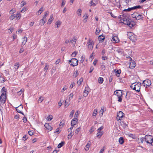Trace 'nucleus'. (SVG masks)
Wrapping results in <instances>:
<instances>
[{
	"instance_id": "603ef678",
	"label": "nucleus",
	"mask_w": 153,
	"mask_h": 153,
	"mask_svg": "<svg viewBox=\"0 0 153 153\" xmlns=\"http://www.w3.org/2000/svg\"><path fill=\"white\" fill-rule=\"evenodd\" d=\"M80 131V127H79L76 129L75 130V133L76 134H78L79 132Z\"/></svg>"
},
{
	"instance_id": "79ce46f5",
	"label": "nucleus",
	"mask_w": 153,
	"mask_h": 153,
	"mask_svg": "<svg viewBox=\"0 0 153 153\" xmlns=\"http://www.w3.org/2000/svg\"><path fill=\"white\" fill-rule=\"evenodd\" d=\"M61 24V22L59 21H57L56 23V25L57 27H59Z\"/></svg>"
},
{
	"instance_id": "5fc2aeb1",
	"label": "nucleus",
	"mask_w": 153,
	"mask_h": 153,
	"mask_svg": "<svg viewBox=\"0 0 153 153\" xmlns=\"http://www.w3.org/2000/svg\"><path fill=\"white\" fill-rule=\"evenodd\" d=\"M93 54L94 53H93L90 55V58H89V60H91V61H92L93 59L94 58V57L93 56Z\"/></svg>"
},
{
	"instance_id": "dca6fc26",
	"label": "nucleus",
	"mask_w": 153,
	"mask_h": 153,
	"mask_svg": "<svg viewBox=\"0 0 153 153\" xmlns=\"http://www.w3.org/2000/svg\"><path fill=\"white\" fill-rule=\"evenodd\" d=\"M44 126L46 128V129L49 131H51L52 129V127L49 125V123H46L44 125Z\"/></svg>"
},
{
	"instance_id": "680f3d73",
	"label": "nucleus",
	"mask_w": 153,
	"mask_h": 153,
	"mask_svg": "<svg viewBox=\"0 0 153 153\" xmlns=\"http://www.w3.org/2000/svg\"><path fill=\"white\" fill-rule=\"evenodd\" d=\"M102 59L103 60H105L107 59L108 57L106 56H102Z\"/></svg>"
},
{
	"instance_id": "e433bc0d",
	"label": "nucleus",
	"mask_w": 153,
	"mask_h": 153,
	"mask_svg": "<svg viewBox=\"0 0 153 153\" xmlns=\"http://www.w3.org/2000/svg\"><path fill=\"white\" fill-rule=\"evenodd\" d=\"M83 81V79L82 78H81L77 82V83L79 85H80Z\"/></svg>"
},
{
	"instance_id": "37998d69",
	"label": "nucleus",
	"mask_w": 153,
	"mask_h": 153,
	"mask_svg": "<svg viewBox=\"0 0 153 153\" xmlns=\"http://www.w3.org/2000/svg\"><path fill=\"white\" fill-rule=\"evenodd\" d=\"M144 139V138L143 137H141L140 139L138 138V142L139 143H143V141Z\"/></svg>"
},
{
	"instance_id": "8fccbe9b",
	"label": "nucleus",
	"mask_w": 153,
	"mask_h": 153,
	"mask_svg": "<svg viewBox=\"0 0 153 153\" xmlns=\"http://www.w3.org/2000/svg\"><path fill=\"white\" fill-rule=\"evenodd\" d=\"M67 87L66 86H65L61 90V92L63 93L64 91L67 89Z\"/></svg>"
},
{
	"instance_id": "052dcab7",
	"label": "nucleus",
	"mask_w": 153,
	"mask_h": 153,
	"mask_svg": "<svg viewBox=\"0 0 153 153\" xmlns=\"http://www.w3.org/2000/svg\"><path fill=\"white\" fill-rule=\"evenodd\" d=\"M16 17L14 15H13L11 16L10 17V19L11 20H13Z\"/></svg>"
},
{
	"instance_id": "9b49d317",
	"label": "nucleus",
	"mask_w": 153,
	"mask_h": 153,
	"mask_svg": "<svg viewBox=\"0 0 153 153\" xmlns=\"http://www.w3.org/2000/svg\"><path fill=\"white\" fill-rule=\"evenodd\" d=\"M16 109L17 112L24 115L23 113L22 112V110L23 109V105L22 104H21L19 106L16 108Z\"/></svg>"
},
{
	"instance_id": "09e8293b",
	"label": "nucleus",
	"mask_w": 153,
	"mask_h": 153,
	"mask_svg": "<svg viewBox=\"0 0 153 153\" xmlns=\"http://www.w3.org/2000/svg\"><path fill=\"white\" fill-rule=\"evenodd\" d=\"M79 74L78 72L77 71H75L73 74V76L74 77H76Z\"/></svg>"
},
{
	"instance_id": "7c9ffc66",
	"label": "nucleus",
	"mask_w": 153,
	"mask_h": 153,
	"mask_svg": "<svg viewBox=\"0 0 153 153\" xmlns=\"http://www.w3.org/2000/svg\"><path fill=\"white\" fill-rule=\"evenodd\" d=\"M82 10L81 9H79L77 11V13L78 16H80L81 15Z\"/></svg>"
},
{
	"instance_id": "864d4df0",
	"label": "nucleus",
	"mask_w": 153,
	"mask_h": 153,
	"mask_svg": "<svg viewBox=\"0 0 153 153\" xmlns=\"http://www.w3.org/2000/svg\"><path fill=\"white\" fill-rule=\"evenodd\" d=\"M47 120L48 121H50L52 119V115L49 116L47 118Z\"/></svg>"
},
{
	"instance_id": "58836bf2",
	"label": "nucleus",
	"mask_w": 153,
	"mask_h": 153,
	"mask_svg": "<svg viewBox=\"0 0 153 153\" xmlns=\"http://www.w3.org/2000/svg\"><path fill=\"white\" fill-rule=\"evenodd\" d=\"M74 96V94L73 93H71L69 95V101H70L72 99Z\"/></svg>"
},
{
	"instance_id": "4c0bfd02",
	"label": "nucleus",
	"mask_w": 153,
	"mask_h": 153,
	"mask_svg": "<svg viewBox=\"0 0 153 153\" xmlns=\"http://www.w3.org/2000/svg\"><path fill=\"white\" fill-rule=\"evenodd\" d=\"M65 142H62L61 143H59L58 146V147L59 148H61L64 144Z\"/></svg>"
},
{
	"instance_id": "6ab92c4d",
	"label": "nucleus",
	"mask_w": 153,
	"mask_h": 153,
	"mask_svg": "<svg viewBox=\"0 0 153 153\" xmlns=\"http://www.w3.org/2000/svg\"><path fill=\"white\" fill-rule=\"evenodd\" d=\"M129 39L132 41H135L136 40V36L135 35H131L129 37Z\"/></svg>"
},
{
	"instance_id": "f257e3e1",
	"label": "nucleus",
	"mask_w": 153,
	"mask_h": 153,
	"mask_svg": "<svg viewBox=\"0 0 153 153\" xmlns=\"http://www.w3.org/2000/svg\"><path fill=\"white\" fill-rule=\"evenodd\" d=\"M141 84L140 83H134L131 85V88L133 90H135L137 92H139L140 91V87L141 86Z\"/></svg>"
},
{
	"instance_id": "39448f33",
	"label": "nucleus",
	"mask_w": 153,
	"mask_h": 153,
	"mask_svg": "<svg viewBox=\"0 0 153 153\" xmlns=\"http://www.w3.org/2000/svg\"><path fill=\"white\" fill-rule=\"evenodd\" d=\"M94 42L92 39H89L87 42V46L88 49L89 50H92L94 46Z\"/></svg>"
},
{
	"instance_id": "5701e85b",
	"label": "nucleus",
	"mask_w": 153,
	"mask_h": 153,
	"mask_svg": "<svg viewBox=\"0 0 153 153\" xmlns=\"http://www.w3.org/2000/svg\"><path fill=\"white\" fill-rule=\"evenodd\" d=\"M53 19V15H51L50 16V18L48 19V23L49 24H51Z\"/></svg>"
},
{
	"instance_id": "c9c22d12",
	"label": "nucleus",
	"mask_w": 153,
	"mask_h": 153,
	"mask_svg": "<svg viewBox=\"0 0 153 153\" xmlns=\"http://www.w3.org/2000/svg\"><path fill=\"white\" fill-rule=\"evenodd\" d=\"M128 136L134 139H135L137 138V136L136 135L132 134H130Z\"/></svg>"
},
{
	"instance_id": "4d7b16f0",
	"label": "nucleus",
	"mask_w": 153,
	"mask_h": 153,
	"mask_svg": "<svg viewBox=\"0 0 153 153\" xmlns=\"http://www.w3.org/2000/svg\"><path fill=\"white\" fill-rule=\"evenodd\" d=\"M77 53V52L76 51H74L73 53H72L71 54V56L72 57H75L76 55V54Z\"/></svg>"
},
{
	"instance_id": "412c9836",
	"label": "nucleus",
	"mask_w": 153,
	"mask_h": 153,
	"mask_svg": "<svg viewBox=\"0 0 153 153\" xmlns=\"http://www.w3.org/2000/svg\"><path fill=\"white\" fill-rule=\"evenodd\" d=\"M23 41L22 42V45H25L27 41V38L26 37H24L22 38Z\"/></svg>"
},
{
	"instance_id": "a211bd4d",
	"label": "nucleus",
	"mask_w": 153,
	"mask_h": 153,
	"mask_svg": "<svg viewBox=\"0 0 153 153\" xmlns=\"http://www.w3.org/2000/svg\"><path fill=\"white\" fill-rule=\"evenodd\" d=\"M76 39L75 37H74L73 38L70 40V42L73 45V46H74L76 43Z\"/></svg>"
},
{
	"instance_id": "2f4dec72",
	"label": "nucleus",
	"mask_w": 153,
	"mask_h": 153,
	"mask_svg": "<svg viewBox=\"0 0 153 153\" xmlns=\"http://www.w3.org/2000/svg\"><path fill=\"white\" fill-rule=\"evenodd\" d=\"M43 7H41V8L36 13V14L38 15H39L43 11Z\"/></svg>"
},
{
	"instance_id": "f704fd0d",
	"label": "nucleus",
	"mask_w": 153,
	"mask_h": 153,
	"mask_svg": "<svg viewBox=\"0 0 153 153\" xmlns=\"http://www.w3.org/2000/svg\"><path fill=\"white\" fill-rule=\"evenodd\" d=\"M103 82V79L102 77H100L98 79V82L100 84H102Z\"/></svg>"
},
{
	"instance_id": "473e14b6",
	"label": "nucleus",
	"mask_w": 153,
	"mask_h": 153,
	"mask_svg": "<svg viewBox=\"0 0 153 153\" xmlns=\"http://www.w3.org/2000/svg\"><path fill=\"white\" fill-rule=\"evenodd\" d=\"M17 19H19L21 17V14L17 12L15 16Z\"/></svg>"
},
{
	"instance_id": "49530a36",
	"label": "nucleus",
	"mask_w": 153,
	"mask_h": 153,
	"mask_svg": "<svg viewBox=\"0 0 153 153\" xmlns=\"http://www.w3.org/2000/svg\"><path fill=\"white\" fill-rule=\"evenodd\" d=\"M44 100V98L43 97L41 96L39 98L38 101L39 102H41Z\"/></svg>"
},
{
	"instance_id": "0eeeda50",
	"label": "nucleus",
	"mask_w": 153,
	"mask_h": 153,
	"mask_svg": "<svg viewBox=\"0 0 153 153\" xmlns=\"http://www.w3.org/2000/svg\"><path fill=\"white\" fill-rule=\"evenodd\" d=\"M133 18H135L137 20H140L143 18V16L141 14H139L137 12L134 13L131 15Z\"/></svg>"
},
{
	"instance_id": "cd10ccee",
	"label": "nucleus",
	"mask_w": 153,
	"mask_h": 153,
	"mask_svg": "<svg viewBox=\"0 0 153 153\" xmlns=\"http://www.w3.org/2000/svg\"><path fill=\"white\" fill-rule=\"evenodd\" d=\"M90 146V144L88 143L85 146V150L86 151H88L89 149Z\"/></svg>"
},
{
	"instance_id": "a19ab883",
	"label": "nucleus",
	"mask_w": 153,
	"mask_h": 153,
	"mask_svg": "<svg viewBox=\"0 0 153 153\" xmlns=\"http://www.w3.org/2000/svg\"><path fill=\"white\" fill-rule=\"evenodd\" d=\"M97 3H94V0H92L91 1V2L90 3L91 6H94L97 4Z\"/></svg>"
},
{
	"instance_id": "f03ea898",
	"label": "nucleus",
	"mask_w": 153,
	"mask_h": 153,
	"mask_svg": "<svg viewBox=\"0 0 153 153\" xmlns=\"http://www.w3.org/2000/svg\"><path fill=\"white\" fill-rule=\"evenodd\" d=\"M120 21L121 22L123 23L125 25H128L129 27H132L133 25L131 23V22L129 21L128 18L125 17L120 19Z\"/></svg>"
},
{
	"instance_id": "e2e57ef3",
	"label": "nucleus",
	"mask_w": 153,
	"mask_h": 153,
	"mask_svg": "<svg viewBox=\"0 0 153 153\" xmlns=\"http://www.w3.org/2000/svg\"><path fill=\"white\" fill-rule=\"evenodd\" d=\"M100 31V30L99 28H97L95 32L96 34H98Z\"/></svg>"
},
{
	"instance_id": "bf43d9fd",
	"label": "nucleus",
	"mask_w": 153,
	"mask_h": 153,
	"mask_svg": "<svg viewBox=\"0 0 153 153\" xmlns=\"http://www.w3.org/2000/svg\"><path fill=\"white\" fill-rule=\"evenodd\" d=\"M75 84L74 82H72L70 85V88L71 89H72L73 88V87L75 85Z\"/></svg>"
},
{
	"instance_id": "aec40b11",
	"label": "nucleus",
	"mask_w": 153,
	"mask_h": 153,
	"mask_svg": "<svg viewBox=\"0 0 153 153\" xmlns=\"http://www.w3.org/2000/svg\"><path fill=\"white\" fill-rule=\"evenodd\" d=\"M88 18L87 14L85 13L83 16V21L84 23H85L87 21V19Z\"/></svg>"
},
{
	"instance_id": "423d86ee",
	"label": "nucleus",
	"mask_w": 153,
	"mask_h": 153,
	"mask_svg": "<svg viewBox=\"0 0 153 153\" xmlns=\"http://www.w3.org/2000/svg\"><path fill=\"white\" fill-rule=\"evenodd\" d=\"M69 64L71 65L74 67L78 65V61L75 58H72L69 61Z\"/></svg>"
},
{
	"instance_id": "13d9d810",
	"label": "nucleus",
	"mask_w": 153,
	"mask_h": 153,
	"mask_svg": "<svg viewBox=\"0 0 153 153\" xmlns=\"http://www.w3.org/2000/svg\"><path fill=\"white\" fill-rule=\"evenodd\" d=\"M4 82V79L3 77H0V82L1 83H3Z\"/></svg>"
},
{
	"instance_id": "393cba45",
	"label": "nucleus",
	"mask_w": 153,
	"mask_h": 153,
	"mask_svg": "<svg viewBox=\"0 0 153 153\" xmlns=\"http://www.w3.org/2000/svg\"><path fill=\"white\" fill-rule=\"evenodd\" d=\"M97 113V109H95L94 111L92 114V116L93 117H95Z\"/></svg>"
},
{
	"instance_id": "0e129e2a",
	"label": "nucleus",
	"mask_w": 153,
	"mask_h": 153,
	"mask_svg": "<svg viewBox=\"0 0 153 153\" xmlns=\"http://www.w3.org/2000/svg\"><path fill=\"white\" fill-rule=\"evenodd\" d=\"M64 124V122L63 121L61 122L59 124V126L61 127H62L63 126Z\"/></svg>"
},
{
	"instance_id": "338daca9",
	"label": "nucleus",
	"mask_w": 153,
	"mask_h": 153,
	"mask_svg": "<svg viewBox=\"0 0 153 153\" xmlns=\"http://www.w3.org/2000/svg\"><path fill=\"white\" fill-rule=\"evenodd\" d=\"M94 67H93V66H91L90 67L89 73H91L92 72V71H93V70H94Z\"/></svg>"
},
{
	"instance_id": "6e6d98bb",
	"label": "nucleus",
	"mask_w": 153,
	"mask_h": 153,
	"mask_svg": "<svg viewBox=\"0 0 153 153\" xmlns=\"http://www.w3.org/2000/svg\"><path fill=\"white\" fill-rule=\"evenodd\" d=\"M21 6L22 7L26 4V2L24 1H22L21 2Z\"/></svg>"
},
{
	"instance_id": "3c124183",
	"label": "nucleus",
	"mask_w": 153,
	"mask_h": 153,
	"mask_svg": "<svg viewBox=\"0 0 153 153\" xmlns=\"http://www.w3.org/2000/svg\"><path fill=\"white\" fill-rule=\"evenodd\" d=\"M27 10V7H24L22 9V10L21 11V12H24L25 11Z\"/></svg>"
},
{
	"instance_id": "72a5a7b5",
	"label": "nucleus",
	"mask_w": 153,
	"mask_h": 153,
	"mask_svg": "<svg viewBox=\"0 0 153 153\" xmlns=\"http://www.w3.org/2000/svg\"><path fill=\"white\" fill-rule=\"evenodd\" d=\"M49 66L47 65L46 64L45 65V67L44 68V70L45 71V73L47 72V70H48L49 68Z\"/></svg>"
},
{
	"instance_id": "ddd939ff",
	"label": "nucleus",
	"mask_w": 153,
	"mask_h": 153,
	"mask_svg": "<svg viewBox=\"0 0 153 153\" xmlns=\"http://www.w3.org/2000/svg\"><path fill=\"white\" fill-rule=\"evenodd\" d=\"M130 61V65L129 66V68H130L133 69L134 68L135 66H136V64L135 62L133 60H131V61Z\"/></svg>"
},
{
	"instance_id": "c03bdc74",
	"label": "nucleus",
	"mask_w": 153,
	"mask_h": 153,
	"mask_svg": "<svg viewBox=\"0 0 153 153\" xmlns=\"http://www.w3.org/2000/svg\"><path fill=\"white\" fill-rule=\"evenodd\" d=\"M74 110H72L71 113H70V114L69 115V117L71 118L73 117V115H74Z\"/></svg>"
},
{
	"instance_id": "1a4fd4ad",
	"label": "nucleus",
	"mask_w": 153,
	"mask_h": 153,
	"mask_svg": "<svg viewBox=\"0 0 153 153\" xmlns=\"http://www.w3.org/2000/svg\"><path fill=\"white\" fill-rule=\"evenodd\" d=\"M124 116V113L121 111H120L117 114V120H121V118H123Z\"/></svg>"
},
{
	"instance_id": "4468645a",
	"label": "nucleus",
	"mask_w": 153,
	"mask_h": 153,
	"mask_svg": "<svg viewBox=\"0 0 153 153\" xmlns=\"http://www.w3.org/2000/svg\"><path fill=\"white\" fill-rule=\"evenodd\" d=\"M89 88L88 87H86L85 88L84 91L83 93V96L85 97H86L89 93Z\"/></svg>"
},
{
	"instance_id": "de8ad7c7",
	"label": "nucleus",
	"mask_w": 153,
	"mask_h": 153,
	"mask_svg": "<svg viewBox=\"0 0 153 153\" xmlns=\"http://www.w3.org/2000/svg\"><path fill=\"white\" fill-rule=\"evenodd\" d=\"M45 23V22L43 19H42L40 21V24L41 25H43Z\"/></svg>"
},
{
	"instance_id": "7ed1b4c3",
	"label": "nucleus",
	"mask_w": 153,
	"mask_h": 153,
	"mask_svg": "<svg viewBox=\"0 0 153 153\" xmlns=\"http://www.w3.org/2000/svg\"><path fill=\"white\" fill-rule=\"evenodd\" d=\"M4 88L3 87L1 91V94L0 98V100L3 104L5 102L6 97L5 92L4 90Z\"/></svg>"
},
{
	"instance_id": "c756f323",
	"label": "nucleus",
	"mask_w": 153,
	"mask_h": 153,
	"mask_svg": "<svg viewBox=\"0 0 153 153\" xmlns=\"http://www.w3.org/2000/svg\"><path fill=\"white\" fill-rule=\"evenodd\" d=\"M119 142L120 144H122L124 142L123 138L120 137L119 139Z\"/></svg>"
},
{
	"instance_id": "ea45409f",
	"label": "nucleus",
	"mask_w": 153,
	"mask_h": 153,
	"mask_svg": "<svg viewBox=\"0 0 153 153\" xmlns=\"http://www.w3.org/2000/svg\"><path fill=\"white\" fill-rule=\"evenodd\" d=\"M69 102L70 101H69V100H66L65 102V106L68 107L70 104Z\"/></svg>"
},
{
	"instance_id": "20e7f679",
	"label": "nucleus",
	"mask_w": 153,
	"mask_h": 153,
	"mask_svg": "<svg viewBox=\"0 0 153 153\" xmlns=\"http://www.w3.org/2000/svg\"><path fill=\"white\" fill-rule=\"evenodd\" d=\"M144 139L147 143L150 144L151 146H152V143H153V137L152 136L146 135L145 136Z\"/></svg>"
},
{
	"instance_id": "b1692460",
	"label": "nucleus",
	"mask_w": 153,
	"mask_h": 153,
	"mask_svg": "<svg viewBox=\"0 0 153 153\" xmlns=\"http://www.w3.org/2000/svg\"><path fill=\"white\" fill-rule=\"evenodd\" d=\"M19 62H16L15 63V65H14V68L15 69V70H17L19 67Z\"/></svg>"
},
{
	"instance_id": "bb28decb",
	"label": "nucleus",
	"mask_w": 153,
	"mask_h": 153,
	"mask_svg": "<svg viewBox=\"0 0 153 153\" xmlns=\"http://www.w3.org/2000/svg\"><path fill=\"white\" fill-rule=\"evenodd\" d=\"M105 38V36L102 35L98 37L99 41L101 42Z\"/></svg>"
},
{
	"instance_id": "f8f14e48",
	"label": "nucleus",
	"mask_w": 153,
	"mask_h": 153,
	"mask_svg": "<svg viewBox=\"0 0 153 153\" xmlns=\"http://www.w3.org/2000/svg\"><path fill=\"white\" fill-rule=\"evenodd\" d=\"M115 95L118 97H121L122 95V92L121 90H117L114 92Z\"/></svg>"
},
{
	"instance_id": "774afa93",
	"label": "nucleus",
	"mask_w": 153,
	"mask_h": 153,
	"mask_svg": "<svg viewBox=\"0 0 153 153\" xmlns=\"http://www.w3.org/2000/svg\"><path fill=\"white\" fill-rule=\"evenodd\" d=\"M98 60L97 59H95L93 63V64L94 65H95L97 63Z\"/></svg>"
},
{
	"instance_id": "2eb2a0df",
	"label": "nucleus",
	"mask_w": 153,
	"mask_h": 153,
	"mask_svg": "<svg viewBox=\"0 0 153 153\" xmlns=\"http://www.w3.org/2000/svg\"><path fill=\"white\" fill-rule=\"evenodd\" d=\"M111 41L113 43H115L118 42L119 41V39L117 36H115L113 37Z\"/></svg>"
},
{
	"instance_id": "a18cd8bd",
	"label": "nucleus",
	"mask_w": 153,
	"mask_h": 153,
	"mask_svg": "<svg viewBox=\"0 0 153 153\" xmlns=\"http://www.w3.org/2000/svg\"><path fill=\"white\" fill-rule=\"evenodd\" d=\"M24 90L23 89H21L20 91L17 92V94L19 95H20L24 91Z\"/></svg>"
},
{
	"instance_id": "a878e982",
	"label": "nucleus",
	"mask_w": 153,
	"mask_h": 153,
	"mask_svg": "<svg viewBox=\"0 0 153 153\" xmlns=\"http://www.w3.org/2000/svg\"><path fill=\"white\" fill-rule=\"evenodd\" d=\"M103 134L102 132V131H98L97 134V137L98 138H100L102 135Z\"/></svg>"
},
{
	"instance_id": "c85d7f7f",
	"label": "nucleus",
	"mask_w": 153,
	"mask_h": 153,
	"mask_svg": "<svg viewBox=\"0 0 153 153\" xmlns=\"http://www.w3.org/2000/svg\"><path fill=\"white\" fill-rule=\"evenodd\" d=\"M79 114V112L78 111H76L75 112V114H74V119H78L77 118L78 117Z\"/></svg>"
},
{
	"instance_id": "69168bd1",
	"label": "nucleus",
	"mask_w": 153,
	"mask_h": 153,
	"mask_svg": "<svg viewBox=\"0 0 153 153\" xmlns=\"http://www.w3.org/2000/svg\"><path fill=\"white\" fill-rule=\"evenodd\" d=\"M23 140H26L27 138V135H24L23 137Z\"/></svg>"
},
{
	"instance_id": "9d476101",
	"label": "nucleus",
	"mask_w": 153,
	"mask_h": 153,
	"mask_svg": "<svg viewBox=\"0 0 153 153\" xmlns=\"http://www.w3.org/2000/svg\"><path fill=\"white\" fill-rule=\"evenodd\" d=\"M141 6L140 5L136 6L131 8H129L127 9H125L123 10L124 11H130L131 10H134L137 8H140Z\"/></svg>"
},
{
	"instance_id": "4be33fe9",
	"label": "nucleus",
	"mask_w": 153,
	"mask_h": 153,
	"mask_svg": "<svg viewBox=\"0 0 153 153\" xmlns=\"http://www.w3.org/2000/svg\"><path fill=\"white\" fill-rule=\"evenodd\" d=\"M106 110L105 109L104 107H102L101 108V110L100 111V115L101 116H102L103 114V112Z\"/></svg>"
},
{
	"instance_id": "f3484780",
	"label": "nucleus",
	"mask_w": 153,
	"mask_h": 153,
	"mask_svg": "<svg viewBox=\"0 0 153 153\" xmlns=\"http://www.w3.org/2000/svg\"><path fill=\"white\" fill-rule=\"evenodd\" d=\"M78 121V119H73L71 121V126H74L77 123Z\"/></svg>"
},
{
	"instance_id": "6e6552de",
	"label": "nucleus",
	"mask_w": 153,
	"mask_h": 153,
	"mask_svg": "<svg viewBox=\"0 0 153 153\" xmlns=\"http://www.w3.org/2000/svg\"><path fill=\"white\" fill-rule=\"evenodd\" d=\"M142 84L144 87L148 88L151 85V82L149 79H146L143 81Z\"/></svg>"
}]
</instances>
